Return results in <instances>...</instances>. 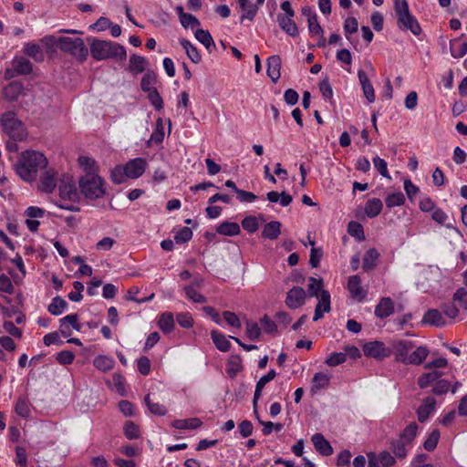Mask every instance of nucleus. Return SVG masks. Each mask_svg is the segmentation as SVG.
<instances>
[{
    "label": "nucleus",
    "mask_w": 467,
    "mask_h": 467,
    "mask_svg": "<svg viewBox=\"0 0 467 467\" xmlns=\"http://www.w3.org/2000/svg\"><path fill=\"white\" fill-rule=\"evenodd\" d=\"M24 52L36 61H42L44 54L39 45L35 43H27L24 47Z\"/></svg>",
    "instance_id": "obj_42"
},
{
    "label": "nucleus",
    "mask_w": 467,
    "mask_h": 467,
    "mask_svg": "<svg viewBox=\"0 0 467 467\" xmlns=\"http://www.w3.org/2000/svg\"><path fill=\"white\" fill-rule=\"evenodd\" d=\"M408 443L401 439L395 440L391 442V448H392L393 452L396 455V457H398L400 459L406 457V455H407L406 445Z\"/></svg>",
    "instance_id": "obj_50"
},
{
    "label": "nucleus",
    "mask_w": 467,
    "mask_h": 467,
    "mask_svg": "<svg viewBox=\"0 0 467 467\" xmlns=\"http://www.w3.org/2000/svg\"><path fill=\"white\" fill-rule=\"evenodd\" d=\"M311 441L317 451L323 456H330L333 453V448L329 441L322 433H315Z\"/></svg>",
    "instance_id": "obj_17"
},
{
    "label": "nucleus",
    "mask_w": 467,
    "mask_h": 467,
    "mask_svg": "<svg viewBox=\"0 0 467 467\" xmlns=\"http://www.w3.org/2000/svg\"><path fill=\"white\" fill-rule=\"evenodd\" d=\"M313 389H320L328 386L330 377L323 372H317L313 377Z\"/></svg>",
    "instance_id": "obj_46"
},
{
    "label": "nucleus",
    "mask_w": 467,
    "mask_h": 467,
    "mask_svg": "<svg viewBox=\"0 0 467 467\" xmlns=\"http://www.w3.org/2000/svg\"><path fill=\"white\" fill-rule=\"evenodd\" d=\"M282 224L278 221H271L267 223L262 231V237L275 240L281 234Z\"/></svg>",
    "instance_id": "obj_24"
},
{
    "label": "nucleus",
    "mask_w": 467,
    "mask_h": 467,
    "mask_svg": "<svg viewBox=\"0 0 467 467\" xmlns=\"http://www.w3.org/2000/svg\"><path fill=\"white\" fill-rule=\"evenodd\" d=\"M414 348L410 340H396L389 343L390 356H395V360L406 364L410 351Z\"/></svg>",
    "instance_id": "obj_8"
},
{
    "label": "nucleus",
    "mask_w": 467,
    "mask_h": 467,
    "mask_svg": "<svg viewBox=\"0 0 467 467\" xmlns=\"http://www.w3.org/2000/svg\"><path fill=\"white\" fill-rule=\"evenodd\" d=\"M453 300L458 302L462 307L467 309V290L461 287L453 295Z\"/></svg>",
    "instance_id": "obj_64"
},
{
    "label": "nucleus",
    "mask_w": 467,
    "mask_h": 467,
    "mask_svg": "<svg viewBox=\"0 0 467 467\" xmlns=\"http://www.w3.org/2000/svg\"><path fill=\"white\" fill-rule=\"evenodd\" d=\"M46 156L36 150L24 151L14 164L16 173L25 182L36 181L38 171L47 167Z\"/></svg>",
    "instance_id": "obj_1"
},
{
    "label": "nucleus",
    "mask_w": 467,
    "mask_h": 467,
    "mask_svg": "<svg viewBox=\"0 0 467 467\" xmlns=\"http://www.w3.org/2000/svg\"><path fill=\"white\" fill-rule=\"evenodd\" d=\"M211 337L213 339V344L220 351L227 352L230 350L231 343L223 334L216 330H213L211 332Z\"/></svg>",
    "instance_id": "obj_32"
},
{
    "label": "nucleus",
    "mask_w": 467,
    "mask_h": 467,
    "mask_svg": "<svg viewBox=\"0 0 467 467\" xmlns=\"http://www.w3.org/2000/svg\"><path fill=\"white\" fill-rule=\"evenodd\" d=\"M147 61L145 57L139 55H131L130 57V70L135 74L141 73L145 70Z\"/></svg>",
    "instance_id": "obj_39"
},
{
    "label": "nucleus",
    "mask_w": 467,
    "mask_h": 467,
    "mask_svg": "<svg viewBox=\"0 0 467 467\" xmlns=\"http://www.w3.org/2000/svg\"><path fill=\"white\" fill-rule=\"evenodd\" d=\"M277 22L283 31L290 36H296L298 35V28L293 17L285 16L283 14L277 16Z\"/></svg>",
    "instance_id": "obj_22"
},
{
    "label": "nucleus",
    "mask_w": 467,
    "mask_h": 467,
    "mask_svg": "<svg viewBox=\"0 0 467 467\" xmlns=\"http://www.w3.org/2000/svg\"><path fill=\"white\" fill-rule=\"evenodd\" d=\"M15 410L20 417L27 418L30 414L28 400L26 398H19L16 403Z\"/></svg>",
    "instance_id": "obj_49"
},
{
    "label": "nucleus",
    "mask_w": 467,
    "mask_h": 467,
    "mask_svg": "<svg viewBox=\"0 0 467 467\" xmlns=\"http://www.w3.org/2000/svg\"><path fill=\"white\" fill-rule=\"evenodd\" d=\"M196 39L202 43L209 52L215 48L213 39L208 30L197 29L194 33Z\"/></svg>",
    "instance_id": "obj_36"
},
{
    "label": "nucleus",
    "mask_w": 467,
    "mask_h": 467,
    "mask_svg": "<svg viewBox=\"0 0 467 467\" xmlns=\"http://www.w3.org/2000/svg\"><path fill=\"white\" fill-rule=\"evenodd\" d=\"M78 163L86 171V174L96 173V161L94 159L87 156H80L78 158Z\"/></svg>",
    "instance_id": "obj_54"
},
{
    "label": "nucleus",
    "mask_w": 467,
    "mask_h": 467,
    "mask_svg": "<svg viewBox=\"0 0 467 467\" xmlns=\"http://www.w3.org/2000/svg\"><path fill=\"white\" fill-rule=\"evenodd\" d=\"M57 46L60 50L67 52L81 60H85L88 55V50L80 37L61 36L57 40Z\"/></svg>",
    "instance_id": "obj_6"
},
{
    "label": "nucleus",
    "mask_w": 467,
    "mask_h": 467,
    "mask_svg": "<svg viewBox=\"0 0 467 467\" xmlns=\"http://www.w3.org/2000/svg\"><path fill=\"white\" fill-rule=\"evenodd\" d=\"M124 167L127 178L137 179L144 173L147 168V161L143 158H135L129 161Z\"/></svg>",
    "instance_id": "obj_9"
},
{
    "label": "nucleus",
    "mask_w": 467,
    "mask_h": 467,
    "mask_svg": "<svg viewBox=\"0 0 467 467\" xmlns=\"http://www.w3.org/2000/svg\"><path fill=\"white\" fill-rule=\"evenodd\" d=\"M436 406V400L432 397H427L423 400L421 405L417 410V416L420 422H424L431 414Z\"/></svg>",
    "instance_id": "obj_19"
},
{
    "label": "nucleus",
    "mask_w": 467,
    "mask_h": 467,
    "mask_svg": "<svg viewBox=\"0 0 467 467\" xmlns=\"http://www.w3.org/2000/svg\"><path fill=\"white\" fill-rule=\"evenodd\" d=\"M145 403L149 409V410L154 414V415H158V416H164L167 412V410L165 408V406L158 403V402H153L150 398V394H148L145 399Z\"/></svg>",
    "instance_id": "obj_44"
},
{
    "label": "nucleus",
    "mask_w": 467,
    "mask_h": 467,
    "mask_svg": "<svg viewBox=\"0 0 467 467\" xmlns=\"http://www.w3.org/2000/svg\"><path fill=\"white\" fill-rule=\"evenodd\" d=\"M157 81L156 74L152 71H148L143 76L141 82H140V88L144 92H147L150 89H154L155 88L153 85Z\"/></svg>",
    "instance_id": "obj_45"
},
{
    "label": "nucleus",
    "mask_w": 467,
    "mask_h": 467,
    "mask_svg": "<svg viewBox=\"0 0 467 467\" xmlns=\"http://www.w3.org/2000/svg\"><path fill=\"white\" fill-rule=\"evenodd\" d=\"M394 311V303L389 297L380 299L375 308V315L379 318H386Z\"/></svg>",
    "instance_id": "obj_21"
},
{
    "label": "nucleus",
    "mask_w": 467,
    "mask_h": 467,
    "mask_svg": "<svg viewBox=\"0 0 467 467\" xmlns=\"http://www.w3.org/2000/svg\"><path fill=\"white\" fill-rule=\"evenodd\" d=\"M348 289L353 299L362 302L367 296V291L361 286V279L358 275L348 277Z\"/></svg>",
    "instance_id": "obj_12"
},
{
    "label": "nucleus",
    "mask_w": 467,
    "mask_h": 467,
    "mask_svg": "<svg viewBox=\"0 0 467 467\" xmlns=\"http://www.w3.org/2000/svg\"><path fill=\"white\" fill-rule=\"evenodd\" d=\"M59 196L63 200L75 201L78 198V191L70 176H64L58 186Z\"/></svg>",
    "instance_id": "obj_11"
},
{
    "label": "nucleus",
    "mask_w": 467,
    "mask_h": 467,
    "mask_svg": "<svg viewBox=\"0 0 467 467\" xmlns=\"http://www.w3.org/2000/svg\"><path fill=\"white\" fill-rule=\"evenodd\" d=\"M306 293L299 286H294L286 294L285 305L291 309L302 306L306 301Z\"/></svg>",
    "instance_id": "obj_10"
},
{
    "label": "nucleus",
    "mask_w": 467,
    "mask_h": 467,
    "mask_svg": "<svg viewBox=\"0 0 467 467\" xmlns=\"http://www.w3.org/2000/svg\"><path fill=\"white\" fill-rule=\"evenodd\" d=\"M181 46L185 49L186 54L188 57L193 62L194 64H198L202 60V57L197 50V48L187 39L181 38L180 39Z\"/></svg>",
    "instance_id": "obj_33"
},
{
    "label": "nucleus",
    "mask_w": 467,
    "mask_h": 467,
    "mask_svg": "<svg viewBox=\"0 0 467 467\" xmlns=\"http://www.w3.org/2000/svg\"><path fill=\"white\" fill-rule=\"evenodd\" d=\"M124 434L129 440L138 439L140 437L138 426L132 421L126 422L124 426Z\"/></svg>",
    "instance_id": "obj_60"
},
{
    "label": "nucleus",
    "mask_w": 467,
    "mask_h": 467,
    "mask_svg": "<svg viewBox=\"0 0 467 467\" xmlns=\"http://www.w3.org/2000/svg\"><path fill=\"white\" fill-rule=\"evenodd\" d=\"M148 94V99L150 101L151 105L157 109L161 110L163 108L162 99L156 88L150 89L146 92Z\"/></svg>",
    "instance_id": "obj_57"
},
{
    "label": "nucleus",
    "mask_w": 467,
    "mask_h": 467,
    "mask_svg": "<svg viewBox=\"0 0 467 467\" xmlns=\"http://www.w3.org/2000/svg\"><path fill=\"white\" fill-rule=\"evenodd\" d=\"M363 353L366 357L382 360L390 356L389 345L382 341H370L363 345Z\"/></svg>",
    "instance_id": "obj_7"
},
{
    "label": "nucleus",
    "mask_w": 467,
    "mask_h": 467,
    "mask_svg": "<svg viewBox=\"0 0 467 467\" xmlns=\"http://www.w3.org/2000/svg\"><path fill=\"white\" fill-rule=\"evenodd\" d=\"M348 232L351 236H354L358 240H363L365 237L362 225L355 221L348 223Z\"/></svg>",
    "instance_id": "obj_56"
},
{
    "label": "nucleus",
    "mask_w": 467,
    "mask_h": 467,
    "mask_svg": "<svg viewBox=\"0 0 467 467\" xmlns=\"http://www.w3.org/2000/svg\"><path fill=\"white\" fill-rule=\"evenodd\" d=\"M185 294L187 297L192 300L195 303H204L206 302V298L197 292L192 285H187L184 287Z\"/></svg>",
    "instance_id": "obj_61"
},
{
    "label": "nucleus",
    "mask_w": 467,
    "mask_h": 467,
    "mask_svg": "<svg viewBox=\"0 0 467 467\" xmlns=\"http://www.w3.org/2000/svg\"><path fill=\"white\" fill-rule=\"evenodd\" d=\"M441 376L442 373L437 370L424 373L418 379V385L420 389H425L436 382Z\"/></svg>",
    "instance_id": "obj_38"
},
{
    "label": "nucleus",
    "mask_w": 467,
    "mask_h": 467,
    "mask_svg": "<svg viewBox=\"0 0 467 467\" xmlns=\"http://www.w3.org/2000/svg\"><path fill=\"white\" fill-rule=\"evenodd\" d=\"M104 181L97 173L83 175L78 182L80 192L89 200H97L105 195Z\"/></svg>",
    "instance_id": "obj_4"
},
{
    "label": "nucleus",
    "mask_w": 467,
    "mask_h": 467,
    "mask_svg": "<svg viewBox=\"0 0 467 467\" xmlns=\"http://www.w3.org/2000/svg\"><path fill=\"white\" fill-rule=\"evenodd\" d=\"M12 66L15 67V70L21 75H28L33 71V65L27 58L24 57H16L12 60Z\"/></svg>",
    "instance_id": "obj_26"
},
{
    "label": "nucleus",
    "mask_w": 467,
    "mask_h": 467,
    "mask_svg": "<svg viewBox=\"0 0 467 467\" xmlns=\"http://www.w3.org/2000/svg\"><path fill=\"white\" fill-rule=\"evenodd\" d=\"M243 370L242 359L239 356L234 357L227 367V373L231 378H234L237 373Z\"/></svg>",
    "instance_id": "obj_48"
},
{
    "label": "nucleus",
    "mask_w": 467,
    "mask_h": 467,
    "mask_svg": "<svg viewBox=\"0 0 467 467\" xmlns=\"http://www.w3.org/2000/svg\"><path fill=\"white\" fill-rule=\"evenodd\" d=\"M308 288L307 293L311 297H317V299L320 297V293L322 290L323 280L322 278H315L309 277L308 279Z\"/></svg>",
    "instance_id": "obj_43"
},
{
    "label": "nucleus",
    "mask_w": 467,
    "mask_h": 467,
    "mask_svg": "<svg viewBox=\"0 0 467 467\" xmlns=\"http://www.w3.org/2000/svg\"><path fill=\"white\" fill-rule=\"evenodd\" d=\"M115 361L107 356H98L93 360V365L100 371H109L113 368Z\"/></svg>",
    "instance_id": "obj_40"
},
{
    "label": "nucleus",
    "mask_w": 467,
    "mask_h": 467,
    "mask_svg": "<svg viewBox=\"0 0 467 467\" xmlns=\"http://www.w3.org/2000/svg\"><path fill=\"white\" fill-rule=\"evenodd\" d=\"M439 439L440 431L438 430H433L423 443L424 449L428 451H433L437 447Z\"/></svg>",
    "instance_id": "obj_55"
},
{
    "label": "nucleus",
    "mask_w": 467,
    "mask_h": 467,
    "mask_svg": "<svg viewBox=\"0 0 467 467\" xmlns=\"http://www.w3.org/2000/svg\"><path fill=\"white\" fill-rule=\"evenodd\" d=\"M358 77L365 98L368 103H373L375 101L376 96L371 81L363 70H358Z\"/></svg>",
    "instance_id": "obj_18"
},
{
    "label": "nucleus",
    "mask_w": 467,
    "mask_h": 467,
    "mask_svg": "<svg viewBox=\"0 0 467 467\" xmlns=\"http://www.w3.org/2000/svg\"><path fill=\"white\" fill-rule=\"evenodd\" d=\"M59 322V331L65 337H67L71 335L70 326L77 331H80L81 329V325L78 322V314L67 315L61 318Z\"/></svg>",
    "instance_id": "obj_14"
},
{
    "label": "nucleus",
    "mask_w": 467,
    "mask_h": 467,
    "mask_svg": "<svg viewBox=\"0 0 467 467\" xmlns=\"http://www.w3.org/2000/svg\"><path fill=\"white\" fill-rule=\"evenodd\" d=\"M383 208V203L379 198L369 199L365 205V213L369 218L378 216Z\"/></svg>",
    "instance_id": "obj_31"
},
{
    "label": "nucleus",
    "mask_w": 467,
    "mask_h": 467,
    "mask_svg": "<svg viewBox=\"0 0 467 467\" xmlns=\"http://www.w3.org/2000/svg\"><path fill=\"white\" fill-rule=\"evenodd\" d=\"M394 11L397 17V26L402 31H410L419 36L421 33L420 26L416 17L410 13L407 0H394Z\"/></svg>",
    "instance_id": "obj_3"
},
{
    "label": "nucleus",
    "mask_w": 467,
    "mask_h": 467,
    "mask_svg": "<svg viewBox=\"0 0 467 467\" xmlns=\"http://www.w3.org/2000/svg\"><path fill=\"white\" fill-rule=\"evenodd\" d=\"M239 7L243 11V15L240 17L241 22L244 19L253 21L257 14L258 5L251 3L250 0H239Z\"/></svg>",
    "instance_id": "obj_23"
},
{
    "label": "nucleus",
    "mask_w": 467,
    "mask_h": 467,
    "mask_svg": "<svg viewBox=\"0 0 467 467\" xmlns=\"http://www.w3.org/2000/svg\"><path fill=\"white\" fill-rule=\"evenodd\" d=\"M351 456L352 455L348 450L340 451L337 455V465L338 467H349Z\"/></svg>",
    "instance_id": "obj_63"
},
{
    "label": "nucleus",
    "mask_w": 467,
    "mask_h": 467,
    "mask_svg": "<svg viewBox=\"0 0 467 467\" xmlns=\"http://www.w3.org/2000/svg\"><path fill=\"white\" fill-rule=\"evenodd\" d=\"M261 335V328L256 322L246 321V336L250 340L257 339Z\"/></svg>",
    "instance_id": "obj_53"
},
{
    "label": "nucleus",
    "mask_w": 467,
    "mask_h": 467,
    "mask_svg": "<svg viewBox=\"0 0 467 467\" xmlns=\"http://www.w3.org/2000/svg\"><path fill=\"white\" fill-rule=\"evenodd\" d=\"M429 355V349L427 347H418L414 351H412L408 358L406 364L411 365H420Z\"/></svg>",
    "instance_id": "obj_30"
},
{
    "label": "nucleus",
    "mask_w": 467,
    "mask_h": 467,
    "mask_svg": "<svg viewBox=\"0 0 467 467\" xmlns=\"http://www.w3.org/2000/svg\"><path fill=\"white\" fill-rule=\"evenodd\" d=\"M57 171L54 169L47 170L41 176L38 189L41 192L51 193L57 187Z\"/></svg>",
    "instance_id": "obj_13"
},
{
    "label": "nucleus",
    "mask_w": 467,
    "mask_h": 467,
    "mask_svg": "<svg viewBox=\"0 0 467 467\" xmlns=\"http://www.w3.org/2000/svg\"><path fill=\"white\" fill-rule=\"evenodd\" d=\"M192 237V230L189 227H183L174 235V240L177 244H184L190 241Z\"/></svg>",
    "instance_id": "obj_62"
},
{
    "label": "nucleus",
    "mask_w": 467,
    "mask_h": 467,
    "mask_svg": "<svg viewBox=\"0 0 467 467\" xmlns=\"http://www.w3.org/2000/svg\"><path fill=\"white\" fill-rule=\"evenodd\" d=\"M68 306V304L60 296H56L52 299L47 306L48 312L53 316L61 315Z\"/></svg>",
    "instance_id": "obj_34"
},
{
    "label": "nucleus",
    "mask_w": 467,
    "mask_h": 467,
    "mask_svg": "<svg viewBox=\"0 0 467 467\" xmlns=\"http://www.w3.org/2000/svg\"><path fill=\"white\" fill-rule=\"evenodd\" d=\"M330 294L327 290H323L320 293V297L318 298V303L315 307V314L313 317V321H317L318 319L323 317L324 313H328L330 311Z\"/></svg>",
    "instance_id": "obj_16"
},
{
    "label": "nucleus",
    "mask_w": 467,
    "mask_h": 467,
    "mask_svg": "<svg viewBox=\"0 0 467 467\" xmlns=\"http://www.w3.org/2000/svg\"><path fill=\"white\" fill-rule=\"evenodd\" d=\"M379 254L376 248H369L364 257L362 268L364 271H370L377 266L379 261Z\"/></svg>",
    "instance_id": "obj_27"
},
{
    "label": "nucleus",
    "mask_w": 467,
    "mask_h": 467,
    "mask_svg": "<svg viewBox=\"0 0 467 467\" xmlns=\"http://www.w3.org/2000/svg\"><path fill=\"white\" fill-rule=\"evenodd\" d=\"M243 228L250 234H253L258 230V221L254 216H247L242 221Z\"/></svg>",
    "instance_id": "obj_59"
},
{
    "label": "nucleus",
    "mask_w": 467,
    "mask_h": 467,
    "mask_svg": "<svg viewBox=\"0 0 467 467\" xmlns=\"http://www.w3.org/2000/svg\"><path fill=\"white\" fill-rule=\"evenodd\" d=\"M275 375H276V373H275V369H271L268 371V373L266 375L261 377L259 379V380L256 382L255 390H254V399H253V407H254V415H257V403L262 395V390H263L264 387L268 382L273 380L275 378Z\"/></svg>",
    "instance_id": "obj_15"
},
{
    "label": "nucleus",
    "mask_w": 467,
    "mask_h": 467,
    "mask_svg": "<svg viewBox=\"0 0 467 467\" xmlns=\"http://www.w3.org/2000/svg\"><path fill=\"white\" fill-rule=\"evenodd\" d=\"M159 328L164 333H170L174 328V317L170 312H165L161 315L158 321Z\"/></svg>",
    "instance_id": "obj_37"
},
{
    "label": "nucleus",
    "mask_w": 467,
    "mask_h": 467,
    "mask_svg": "<svg viewBox=\"0 0 467 467\" xmlns=\"http://www.w3.org/2000/svg\"><path fill=\"white\" fill-rule=\"evenodd\" d=\"M110 178L115 184L123 183L127 178L124 165H118L112 171Z\"/></svg>",
    "instance_id": "obj_52"
},
{
    "label": "nucleus",
    "mask_w": 467,
    "mask_h": 467,
    "mask_svg": "<svg viewBox=\"0 0 467 467\" xmlns=\"http://www.w3.org/2000/svg\"><path fill=\"white\" fill-rule=\"evenodd\" d=\"M0 123L5 133L14 140H22L25 137V128L21 120L16 118L14 111L4 112L0 117Z\"/></svg>",
    "instance_id": "obj_5"
},
{
    "label": "nucleus",
    "mask_w": 467,
    "mask_h": 467,
    "mask_svg": "<svg viewBox=\"0 0 467 467\" xmlns=\"http://www.w3.org/2000/svg\"><path fill=\"white\" fill-rule=\"evenodd\" d=\"M281 58L279 56H271L267 59V75L273 82H277L281 77Z\"/></svg>",
    "instance_id": "obj_20"
},
{
    "label": "nucleus",
    "mask_w": 467,
    "mask_h": 467,
    "mask_svg": "<svg viewBox=\"0 0 467 467\" xmlns=\"http://www.w3.org/2000/svg\"><path fill=\"white\" fill-rule=\"evenodd\" d=\"M23 86L19 82H12L5 88V97L10 100L15 101L21 94Z\"/></svg>",
    "instance_id": "obj_41"
},
{
    "label": "nucleus",
    "mask_w": 467,
    "mask_h": 467,
    "mask_svg": "<svg viewBox=\"0 0 467 467\" xmlns=\"http://www.w3.org/2000/svg\"><path fill=\"white\" fill-rule=\"evenodd\" d=\"M219 234L235 236L240 234V226L237 223L223 222L216 229Z\"/></svg>",
    "instance_id": "obj_35"
},
{
    "label": "nucleus",
    "mask_w": 467,
    "mask_h": 467,
    "mask_svg": "<svg viewBox=\"0 0 467 467\" xmlns=\"http://www.w3.org/2000/svg\"><path fill=\"white\" fill-rule=\"evenodd\" d=\"M418 425L416 422L410 423L401 432L400 439L410 444L416 437Z\"/></svg>",
    "instance_id": "obj_47"
},
{
    "label": "nucleus",
    "mask_w": 467,
    "mask_h": 467,
    "mask_svg": "<svg viewBox=\"0 0 467 467\" xmlns=\"http://www.w3.org/2000/svg\"><path fill=\"white\" fill-rule=\"evenodd\" d=\"M202 420L198 418H190L185 420H174L171 426L179 430H194L201 427Z\"/></svg>",
    "instance_id": "obj_29"
},
{
    "label": "nucleus",
    "mask_w": 467,
    "mask_h": 467,
    "mask_svg": "<svg viewBox=\"0 0 467 467\" xmlns=\"http://www.w3.org/2000/svg\"><path fill=\"white\" fill-rule=\"evenodd\" d=\"M451 55L455 58L462 57L467 53V40L456 38L450 42Z\"/></svg>",
    "instance_id": "obj_28"
},
{
    "label": "nucleus",
    "mask_w": 467,
    "mask_h": 467,
    "mask_svg": "<svg viewBox=\"0 0 467 467\" xmlns=\"http://www.w3.org/2000/svg\"><path fill=\"white\" fill-rule=\"evenodd\" d=\"M90 54L96 60L123 61L127 57L126 49L120 44L97 38H93L90 43Z\"/></svg>",
    "instance_id": "obj_2"
},
{
    "label": "nucleus",
    "mask_w": 467,
    "mask_h": 467,
    "mask_svg": "<svg viewBox=\"0 0 467 467\" xmlns=\"http://www.w3.org/2000/svg\"><path fill=\"white\" fill-rule=\"evenodd\" d=\"M405 196L402 192H396L388 195V197L385 200L386 205L389 208H392L395 206H400L403 205L405 202Z\"/></svg>",
    "instance_id": "obj_51"
},
{
    "label": "nucleus",
    "mask_w": 467,
    "mask_h": 467,
    "mask_svg": "<svg viewBox=\"0 0 467 467\" xmlns=\"http://www.w3.org/2000/svg\"><path fill=\"white\" fill-rule=\"evenodd\" d=\"M346 361V354L342 352H333L326 359V364L329 367L338 366Z\"/></svg>",
    "instance_id": "obj_58"
},
{
    "label": "nucleus",
    "mask_w": 467,
    "mask_h": 467,
    "mask_svg": "<svg viewBox=\"0 0 467 467\" xmlns=\"http://www.w3.org/2000/svg\"><path fill=\"white\" fill-rule=\"evenodd\" d=\"M422 322L435 327H443L446 324L442 314L437 309L428 310L422 318Z\"/></svg>",
    "instance_id": "obj_25"
}]
</instances>
